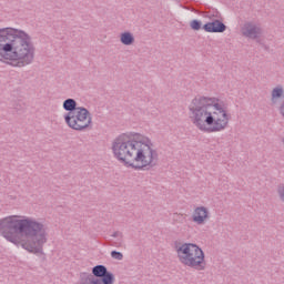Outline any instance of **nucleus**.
Here are the masks:
<instances>
[{
	"instance_id": "1",
	"label": "nucleus",
	"mask_w": 284,
	"mask_h": 284,
	"mask_svg": "<svg viewBox=\"0 0 284 284\" xmlns=\"http://www.w3.org/2000/svg\"><path fill=\"white\" fill-rule=\"evenodd\" d=\"M0 235L13 245H21L31 254H41L48 243V231L43 223L23 215L0 219Z\"/></svg>"
},
{
	"instance_id": "2",
	"label": "nucleus",
	"mask_w": 284,
	"mask_h": 284,
	"mask_svg": "<svg viewBox=\"0 0 284 284\" xmlns=\"http://www.w3.org/2000/svg\"><path fill=\"white\" fill-rule=\"evenodd\" d=\"M114 159L132 170L150 168L156 159L152 140L139 133H122L111 144Z\"/></svg>"
},
{
	"instance_id": "3",
	"label": "nucleus",
	"mask_w": 284,
	"mask_h": 284,
	"mask_svg": "<svg viewBox=\"0 0 284 284\" xmlns=\"http://www.w3.org/2000/svg\"><path fill=\"white\" fill-rule=\"evenodd\" d=\"M187 110L189 119L200 132H223L230 125V112L214 95H196Z\"/></svg>"
},
{
	"instance_id": "4",
	"label": "nucleus",
	"mask_w": 284,
	"mask_h": 284,
	"mask_svg": "<svg viewBox=\"0 0 284 284\" xmlns=\"http://www.w3.org/2000/svg\"><path fill=\"white\" fill-rule=\"evenodd\" d=\"M34 59V44L26 31L12 28L0 29V61L16 68L29 65Z\"/></svg>"
},
{
	"instance_id": "5",
	"label": "nucleus",
	"mask_w": 284,
	"mask_h": 284,
	"mask_svg": "<svg viewBox=\"0 0 284 284\" xmlns=\"http://www.w3.org/2000/svg\"><path fill=\"white\" fill-rule=\"evenodd\" d=\"M178 258L186 267L193 270H205L207 263L205 262V252L201 246L194 243H184L178 248Z\"/></svg>"
},
{
	"instance_id": "6",
	"label": "nucleus",
	"mask_w": 284,
	"mask_h": 284,
	"mask_svg": "<svg viewBox=\"0 0 284 284\" xmlns=\"http://www.w3.org/2000/svg\"><path fill=\"white\" fill-rule=\"evenodd\" d=\"M64 121L72 130H85L92 123L90 112L85 108H77L64 116Z\"/></svg>"
},
{
	"instance_id": "7",
	"label": "nucleus",
	"mask_w": 284,
	"mask_h": 284,
	"mask_svg": "<svg viewBox=\"0 0 284 284\" xmlns=\"http://www.w3.org/2000/svg\"><path fill=\"white\" fill-rule=\"evenodd\" d=\"M191 219L196 225H205L210 221V210L205 206H196L193 209Z\"/></svg>"
},
{
	"instance_id": "8",
	"label": "nucleus",
	"mask_w": 284,
	"mask_h": 284,
	"mask_svg": "<svg viewBox=\"0 0 284 284\" xmlns=\"http://www.w3.org/2000/svg\"><path fill=\"white\" fill-rule=\"evenodd\" d=\"M242 33L244 37H248V39H256L261 34V29L254 24L246 23L242 28Z\"/></svg>"
},
{
	"instance_id": "9",
	"label": "nucleus",
	"mask_w": 284,
	"mask_h": 284,
	"mask_svg": "<svg viewBox=\"0 0 284 284\" xmlns=\"http://www.w3.org/2000/svg\"><path fill=\"white\" fill-rule=\"evenodd\" d=\"M205 32H225V24L223 22L215 20L203 26Z\"/></svg>"
},
{
	"instance_id": "10",
	"label": "nucleus",
	"mask_w": 284,
	"mask_h": 284,
	"mask_svg": "<svg viewBox=\"0 0 284 284\" xmlns=\"http://www.w3.org/2000/svg\"><path fill=\"white\" fill-rule=\"evenodd\" d=\"M121 42L124 45H132V43H134V37H132L130 32H124L121 34Z\"/></svg>"
},
{
	"instance_id": "11",
	"label": "nucleus",
	"mask_w": 284,
	"mask_h": 284,
	"mask_svg": "<svg viewBox=\"0 0 284 284\" xmlns=\"http://www.w3.org/2000/svg\"><path fill=\"white\" fill-rule=\"evenodd\" d=\"M63 108L68 112H74V110H77V101H74L72 99H68L64 101Z\"/></svg>"
},
{
	"instance_id": "12",
	"label": "nucleus",
	"mask_w": 284,
	"mask_h": 284,
	"mask_svg": "<svg viewBox=\"0 0 284 284\" xmlns=\"http://www.w3.org/2000/svg\"><path fill=\"white\" fill-rule=\"evenodd\" d=\"M92 272L95 276L103 277L108 273V268L103 265H98L93 267Z\"/></svg>"
},
{
	"instance_id": "13",
	"label": "nucleus",
	"mask_w": 284,
	"mask_h": 284,
	"mask_svg": "<svg viewBox=\"0 0 284 284\" xmlns=\"http://www.w3.org/2000/svg\"><path fill=\"white\" fill-rule=\"evenodd\" d=\"M281 97H283V88L277 87V88L273 89V91H272L273 101H274V99H281Z\"/></svg>"
},
{
	"instance_id": "14",
	"label": "nucleus",
	"mask_w": 284,
	"mask_h": 284,
	"mask_svg": "<svg viewBox=\"0 0 284 284\" xmlns=\"http://www.w3.org/2000/svg\"><path fill=\"white\" fill-rule=\"evenodd\" d=\"M102 283L103 284H113L114 283V275L112 273H106L102 276Z\"/></svg>"
},
{
	"instance_id": "15",
	"label": "nucleus",
	"mask_w": 284,
	"mask_h": 284,
	"mask_svg": "<svg viewBox=\"0 0 284 284\" xmlns=\"http://www.w3.org/2000/svg\"><path fill=\"white\" fill-rule=\"evenodd\" d=\"M190 26H191L192 30H201V21H199V20H192L190 22Z\"/></svg>"
},
{
	"instance_id": "16",
	"label": "nucleus",
	"mask_w": 284,
	"mask_h": 284,
	"mask_svg": "<svg viewBox=\"0 0 284 284\" xmlns=\"http://www.w3.org/2000/svg\"><path fill=\"white\" fill-rule=\"evenodd\" d=\"M111 256H112V258H115L116 261H121L123 258V254H121L116 251L111 252Z\"/></svg>"
},
{
	"instance_id": "17",
	"label": "nucleus",
	"mask_w": 284,
	"mask_h": 284,
	"mask_svg": "<svg viewBox=\"0 0 284 284\" xmlns=\"http://www.w3.org/2000/svg\"><path fill=\"white\" fill-rule=\"evenodd\" d=\"M277 194H278L281 201H283V203H284V185L278 186Z\"/></svg>"
},
{
	"instance_id": "18",
	"label": "nucleus",
	"mask_w": 284,
	"mask_h": 284,
	"mask_svg": "<svg viewBox=\"0 0 284 284\" xmlns=\"http://www.w3.org/2000/svg\"><path fill=\"white\" fill-rule=\"evenodd\" d=\"M89 283L88 284H101V280H94V277L90 276L88 278Z\"/></svg>"
},
{
	"instance_id": "19",
	"label": "nucleus",
	"mask_w": 284,
	"mask_h": 284,
	"mask_svg": "<svg viewBox=\"0 0 284 284\" xmlns=\"http://www.w3.org/2000/svg\"><path fill=\"white\" fill-rule=\"evenodd\" d=\"M280 110H281V114L284 116V102H283V104H282Z\"/></svg>"
}]
</instances>
